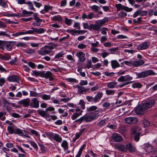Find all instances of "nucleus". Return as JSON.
I'll return each mask as SVG.
<instances>
[{
  "instance_id": "nucleus-36",
  "label": "nucleus",
  "mask_w": 157,
  "mask_h": 157,
  "mask_svg": "<svg viewBox=\"0 0 157 157\" xmlns=\"http://www.w3.org/2000/svg\"><path fill=\"white\" fill-rule=\"evenodd\" d=\"M26 4H27L28 5L29 9L31 10H33V11H35V8H34L33 4L30 1L26 2Z\"/></svg>"
},
{
  "instance_id": "nucleus-64",
  "label": "nucleus",
  "mask_w": 157,
  "mask_h": 157,
  "mask_svg": "<svg viewBox=\"0 0 157 157\" xmlns=\"http://www.w3.org/2000/svg\"><path fill=\"white\" fill-rule=\"evenodd\" d=\"M36 7L39 8L41 6H42V4L38 2L37 1H34L33 2Z\"/></svg>"
},
{
  "instance_id": "nucleus-41",
  "label": "nucleus",
  "mask_w": 157,
  "mask_h": 157,
  "mask_svg": "<svg viewBox=\"0 0 157 157\" xmlns=\"http://www.w3.org/2000/svg\"><path fill=\"white\" fill-rule=\"evenodd\" d=\"M89 7L92 10V11L95 12H98L100 9V7L99 6L95 5L90 6Z\"/></svg>"
},
{
  "instance_id": "nucleus-25",
  "label": "nucleus",
  "mask_w": 157,
  "mask_h": 157,
  "mask_svg": "<svg viewBox=\"0 0 157 157\" xmlns=\"http://www.w3.org/2000/svg\"><path fill=\"white\" fill-rule=\"evenodd\" d=\"M0 58L3 60H8L11 59V56L7 53H5L4 55L0 54Z\"/></svg>"
},
{
  "instance_id": "nucleus-29",
  "label": "nucleus",
  "mask_w": 157,
  "mask_h": 157,
  "mask_svg": "<svg viewBox=\"0 0 157 157\" xmlns=\"http://www.w3.org/2000/svg\"><path fill=\"white\" fill-rule=\"evenodd\" d=\"M35 21L33 23V25L34 26H38L40 25L42 20V19L38 18L35 20Z\"/></svg>"
},
{
  "instance_id": "nucleus-54",
  "label": "nucleus",
  "mask_w": 157,
  "mask_h": 157,
  "mask_svg": "<svg viewBox=\"0 0 157 157\" xmlns=\"http://www.w3.org/2000/svg\"><path fill=\"white\" fill-rule=\"evenodd\" d=\"M46 110L47 113L48 111H50L52 112V113H55V112L54 111L55 110V108L53 107H48L46 109Z\"/></svg>"
},
{
  "instance_id": "nucleus-20",
  "label": "nucleus",
  "mask_w": 157,
  "mask_h": 157,
  "mask_svg": "<svg viewBox=\"0 0 157 157\" xmlns=\"http://www.w3.org/2000/svg\"><path fill=\"white\" fill-rule=\"evenodd\" d=\"M100 26H99L96 23L94 24H91L89 25V30H91L93 29L98 31L100 30Z\"/></svg>"
},
{
  "instance_id": "nucleus-59",
  "label": "nucleus",
  "mask_w": 157,
  "mask_h": 157,
  "mask_svg": "<svg viewBox=\"0 0 157 157\" xmlns=\"http://www.w3.org/2000/svg\"><path fill=\"white\" fill-rule=\"evenodd\" d=\"M4 114L5 115L6 113L5 112L4 113L2 112H0V119L2 121H4L6 119V118Z\"/></svg>"
},
{
  "instance_id": "nucleus-21",
  "label": "nucleus",
  "mask_w": 157,
  "mask_h": 157,
  "mask_svg": "<svg viewBox=\"0 0 157 157\" xmlns=\"http://www.w3.org/2000/svg\"><path fill=\"white\" fill-rule=\"evenodd\" d=\"M108 19L107 18L105 17L103 19L98 21L96 22V23L101 28L103 24H104L105 22H107Z\"/></svg>"
},
{
  "instance_id": "nucleus-19",
  "label": "nucleus",
  "mask_w": 157,
  "mask_h": 157,
  "mask_svg": "<svg viewBox=\"0 0 157 157\" xmlns=\"http://www.w3.org/2000/svg\"><path fill=\"white\" fill-rule=\"evenodd\" d=\"M38 53L40 55H45L51 52L48 49H44V48H42L40 50L37 51Z\"/></svg>"
},
{
  "instance_id": "nucleus-24",
  "label": "nucleus",
  "mask_w": 157,
  "mask_h": 157,
  "mask_svg": "<svg viewBox=\"0 0 157 157\" xmlns=\"http://www.w3.org/2000/svg\"><path fill=\"white\" fill-rule=\"evenodd\" d=\"M82 121H86L88 122L86 115L83 116L82 117H80L79 119L76 120L75 122L80 124L82 123Z\"/></svg>"
},
{
  "instance_id": "nucleus-38",
  "label": "nucleus",
  "mask_w": 157,
  "mask_h": 157,
  "mask_svg": "<svg viewBox=\"0 0 157 157\" xmlns=\"http://www.w3.org/2000/svg\"><path fill=\"white\" fill-rule=\"evenodd\" d=\"M138 127L136 126L132 128L131 130V135L132 136H133L134 135L137 134L138 133H139L138 132Z\"/></svg>"
},
{
  "instance_id": "nucleus-55",
  "label": "nucleus",
  "mask_w": 157,
  "mask_h": 157,
  "mask_svg": "<svg viewBox=\"0 0 157 157\" xmlns=\"http://www.w3.org/2000/svg\"><path fill=\"white\" fill-rule=\"evenodd\" d=\"M140 133H138L137 134L133 135L134 137V139L135 141L137 142L139 141L140 139Z\"/></svg>"
},
{
  "instance_id": "nucleus-6",
  "label": "nucleus",
  "mask_w": 157,
  "mask_h": 157,
  "mask_svg": "<svg viewBox=\"0 0 157 157\" xmlns=\"http://www.w3.org/2000/svg\"><path fill=\"white\" fill-rule=\"evenodd\" d=\"M124 121L127 124L135 123L138 121V118L135 117H128L124 119Z\"/></svg>"
},
{
  "instance_id": "nucleus-46",
  "label": "nucleus",
  "mask_w": 157,
  "mask_h": 157,
  "mask_svg": "<svg viewBox=\"0 0 157 157\" xmlns=\"http://www.w3.org/2000/svg\"><path fill=\"white\" fill-rule=\"evenodd\" d=\"M82 112V111H81V112L80 113H74L73 115H72L71 117V119L73 120H75L79 116L81 115Z\"/></svg>"
},
{
  "instance_id": "nucleus-27",
  "label": "nucleus",
  "mask_w": 157,
  "mask_h": 157,
  "mask_svg": "<svg viewBox=\"0 0 157 157\" xmlns=\"http://www.w3.org/2000/svg\"><path fill=\"white\" fill-rule=\"evenodd\" d=\"M53 139L58 143H60L62 140L61 136L57 134H55Z\"/></svg>"
},
{
  "instance_id": "nucleus-62",
  "label": "nucleus",
  "mask_w": 157,
  "mask_h": 157,
  "mask_svg": "<svg viewBox=\"0 0 157 157\" xmlns=\"http://www.w3.org/2000/svg\"><path fill=\"white\" fill-rule=\"evenodd\" d=\"M127 14L126 13L121 11L118 14V16L121 18H123L127 16Z\"/></svg>"
},
{
  "instance_id": "nucleus-18",
  "label": "nucleus",
  "mask_w": 157,
  "mask_h": 157,
  "mask_svg": "<svg viewBox=\"0 0 157 157\" xmlns=\"http://www.w3.org/2000/svg\"><path fill=\"white\" fill-rule=\"evenodd\" d=\"M145 62L143 60L135 61L133 62L132 66L133 67H138L144 64Z\"/></svg>"
},
{
  "instance_id": "nucleus-48",
  "label": "nucleus",
  "mask_w": 157,
  "mask_h": 157,
  "mask_svg": "<svg viewBox=\"0 0 157 157\" xmlns=\"http://www.w3.org/2000/svg\"><path fill=\"white\" fill-rule=\"evenodd\" d=\"M142 85L140 82H135L132 84V86L133 88H140L142 87Z\"/></svg>"
},
{
  "instance_id": "nucleus-63",
  "label": "nucleus",
  "mask_w": 157,
  "mask_h": 157,
  "mask_svg": "<svg viewBox=\"0 0 157 157\" xmlns=\"http://www.w3.org/2000/svg\"><path fill=\"white\" fill-rule=\"evenodd\" d=\"M52 6H49L48 5H45L44 6V9L46 12H48L49 10H52Z\"/></svg>"
},
{
  "instance_id": "nucleus-4",
  "label": "nucleus",
  "mask_w": 157,
  "mask_h": 157,
  "mask_svg": "<svg viewBox=\"0 0 157 157\" xmlns=\"http://www.w3.org/2000/svg\"><path fill=\"white\" fill-rule=\"evenodd\" d=\"M86 115L88 122L93 120L96 119L99 116V115L98 111H96L90 115Z\"/></svg>"
},
{
  "instance_id": "nucleus-1",
  "label": "nucleus",
  "mask_w": 157,
  "mask_h": 157,
  "mask_svg": "<svg viewBox=\"0 0 157 157\" xmlns=\"http://www.w3.org/2000/svg\"><path fill=\"white\" fill-rule=\"evenodd\" d=\"M136 75L139 78H143L148 76L154 75L155 73L152 70L149 69L143 71L140 73H136Z\"/></svg>"
},
{
  "instance_id": "nucleus-37",
  "label": "nucleus",
  "mask_w": 157,
  "mask_h": 157,
  "mask_svg": "<svg viewBox=\"0 0 157 157\" xmlns=\"http://www.w3.org/2000/svg\"><path fill=\"white\" fill-rule=\"evenodd\" d=\"M42 72L40 71H37L36 70L33 71V72L32 73V75L33 76H40L41 77Z\"/></svg>"
},
{
  "instance_id": "nucleus-43",
  "label": "nucleus",
  "mask_w": 157,
  "mask_h": 157,
  "mask_svg": "<svg viewBox=\"0 0 157 157\" xmlns=\"http://www.w3.org/2000/svg\"><path fill=\"white\" fill-rule=\"evenodd\" d=\"M4 104L6 107V110L8 111H9L10 109L9 106L11 105V103L6 101H5L4 102Z\"/></svg>"
},
{
  "instance_id": "nucleus-57",
  "label": "nucleus",
  "mask_w": 157,
  "mask_h": 157,
  "mask_svg": "<svg viewBox=\"0 0 157 157\" xmlns=\"http://www.w3.org/2000/svg\"><path fill=\"white\" fill-rule=\"evenodd\" d=\"M86 99L89 102H94V98L92 96H87L86 97Z\"/></svg>"
},
{
  "instance_id": "nucleus-47",
  "label": "nucleus",
  "mask_w": 157,
  "mask_h": 157,
  "mask_svg": "<svg viewBox=\"0 0 157 157\" xmlns=\"http://www.w3.org/2000/svg\"><path fill=\"white\" fill-rule=\"evenodd\" d=\"M52 19L54 21H61L62 20V17L59 15L54 16Z\"/></svg>"
},
{
  "instance_id": "nucleus-8",
  "label": "nucleus",
  "mask_w": 157,
  "mask_h": 157,
  "mask_svg": "<svg viewBox=\"0 0 157 157\" xmlns=\"http://www.w3.org/2000/svg\"><path fill=\"white\" fill-rule=\"evenodd\" d=\"M136 113L137 114L143 115L147 111L143 107L142 105L137 108L135 110Z\"/></svg>"
},
{
  "instance_id": "nucleus-26",
  "label": "nucleus",
  "mask_w": 157,
  "mask_h": 157,
  "mask_svg": "<svg viewBox=\"0 0 157 157\" xmlns=\"http://www.w3.org/2000/svg\"><path fill=\"white\" fill-rule=\"evenodd\" d=\"M117 82L115 81L111 82L107 84V86L110 89H113L117 86Z\"/></svg>"
},
{
  "instance_id": "nucleus-52",
  "label": "nucleus",
  "mask_w": 157,
  "mask_h": 157,
  "mask_svg": "<svg viewBox=\"0 0 157 157\" xmlns=\"http://www.w3.org/2000/svg\"><path fill=\"white\" fill-rule=\"evenodd\" d=\"M46 134L47 137L49 139H53L54 137V134L52 132H46Z\"/></svg>"
},
{
  "instance_id": "nucleus-12",
  "label": "nucleus",
  "mask_w": 157,
  "mask_h": 157,
  "mask_svg": "<svg viewBox=\"0 0 157 157\" xmlns=\"http://www.w3.org/2000/svg\"><path fill=\"white\" fill-rule=\"evenodd\" d=\"M76 56L79 59V60L81 62H83L85 60V54L81 52H78L76 54Z\"/></svg>"
},
{
  "instance_id": "nucleus-42",
  "label": "nucleus",
  "mask_w": 157,
  "mask_h": 157,
  "mask_svg": "<svg viewBox=\"0 0 157 157\" xmlns=\"http://www.w3.org/2000/svg\"><path fill=\"white\" fill-rule=\"evenodd\" d=\"M98 109L96 106L93 105L90 106L89 108H87V112H90L94 111H95Z\"/></svg>"
},
{
  "instance_id": "nucleus-50",
  "label": "nucleus",
  "mask_w": 157,
  "mask_h": 157,
  "mask_svg": "<svg viewBox=\"0 0 157 157\" xmlns=\"http://www.w3.org/2000/svg\"><path fill=\"white\" fill-rule=\"evenodd\" d=\"M126 129L125 127L121 126L118 128V132L122 134H124Z\"/></svg>"
},
{
  "instance_id": "nucleus-3",
  "label": "nucleus",
  "mask_w": 157,
  "mask_h": 157,
  "mask_svg": "<svg viewBox=\"0 0 157 157\" xmlns=\"http://www.w3.org/2000/svg\"><path fill=\"white\" fill-rule=\"evenodd\" d=\"M115 6L117 9V11L123 10L127 12H130L132 10V8H129L127 6H123L121 4H116Z\"/></svg>"
},
{
  "instance_id": "nucleus-44",
  "label": "nucleus",
  "mask_w": 157,
  "mask_h": 157,
  "mask_svg": "<svg viewBox=\"0 0 157 157\" xmlns=\"http://www.w3.org/2000/svg\"><path fill=\"white\" fill-rule=\"evenodd\" d=\"M142 122L144 127H148L150 125L149 122L145 119H143L142 121Z\"/></svg>"
},
{
  "instance_id": "nucleus-35",
  "label": "nucleus",
  "mask_w": 157,
  "mask_h": 157,
  "mask_svg": "<svg viewBox=\"0 0 157 157\" xmlns=\"http://www.w3.org/2000/svg\"><path fill=\"white\" fill-rule=\"evenodd\" d=\"M35 33V28L32 27L30 30H29L25 32H23V35L26 34H34Z\"/></svg>"
},
{
  "instance_id": "nucleus-61",
  "label": "nucleus",
  "mask_w": 157,
  "mask_h": 157,
  "mask_svg": "<svg viewBox=\"0 0 157 157\" xmlns=\"http://www.w3.org/2000/svg\"><path fill=\"white\" fill-rule=\"evenodd\" d=\"M85 102L83 100H80L79 103V104L81 105L82 109H84L85 108Z\"/></svg>"
},
{
  "instance_id": "nucleus-45",
  "label": "nucleus",
  "mask_w": 157,
  "mask_h": 157,
  "mask_svg": "<svg viewBox=\"0 0 157 157\" xmlns=\"http://www.w3.org/2000/svg\"><path fill=\"white\" fill-rule=\"evenodd\" d=\"M38 114L42 117H45L47 113L46 110L45 111L39 110L38 111Z\"/></svg>"
},
{
  "instance_id": "nucleus-60",
  "label": "nucleus",
  "mask_w": 157,
  "mask_h": 157,
  "mask_svg": "<svg viewBox=\"0 0 157 157\" xmlns=\"http://www.w3.org/2000/svg\"><path fill=\"white\" fill-rule=\"evenodd\" d=\"M39 145L40 147L41 150L42 152H45L46 150V147L42 144H39Z\"/></svg>"
},
{
  "instance_id": "nucleus-9",
  "label": "nucleus",
  "mask_w": 157,
  "mask_h": 157,
  "mask_svg": "<svg viewBox=\"0 0 157 157\" xmlns=\"http://www.w3.org/2000/svg\"><path fill=\"white\" fill-rule=\"evenodd\" d=\"M39 101L36 98H34L31 100L30 105L31 107L37 108L39 107Z\"/></svg>"
},
{
  "instance_id": "nucleus-56",
  "label": "nucleus",
  "mask_w": 157,
  "mask_h": 157,
  "mask_svg": "<svg viewBox=\"0 0 157 157\" xmlns=\"http://www.w3.org/2000/svg\"><path fill=\"white\" fill-rule=\"evenodd\" d=\"M115 90H105L106 94L108 95H113L115 93Z\"/></svg>"
},
{
  "instance_id": "nucleus-28",
  "label": "nucleus",
  "mask_w": 157,
  "mask_h": 157,
  "mask_svg": "<svg viewBox=\"0 0 157 157\" xmlns=\"http://www.w3.org/2000/svg\"><path fill=\"white\" fill-rule=\"evenodd\" d=\"M52 73L49 71H47L46 73L42 72V77H44L46 78H48L50 76H52Z\"/></svg>"
},
{
  "instance_id": "nucleus-14",
  "label": "nucleus",
  "mask_w": 157,
  "mask_h": 157,
  "mask_svg": "<svg viewBox=\"0 0 157 157\" xmlns=\"http://www.w3.org/2000/svg\"><path fill=\"white\" fill-rule=\"evenodd\" d=\"M30 102V100L29 98H26L21 100L19 101L20 104L23 105L25 107L28 106Z\"/></svg>"
},
{
  "instance_id": "nucleus-53",
  "label": "nucleus",
  "mask_w": 157,
  "mask_h": 157,
  "mask_svg": "<svg viewBox=\"0 0 157 157\" xmlns=\"http://www.w3.org/2000/svg\"><path fill=\"white\" fill-rule=\"evenodd\" d=\"M41 98L44 100H49L51 98V96L50 95L44 94L42 95Z\"/></svg>"
},
{
  "instance_id": "nucleus-16",
  "label": "nucleus",
  "mask_w": 157,
  "mask_h": 157,
  "mask_svg": "<svg viewBox=\"0 0 157 157\" xmlns=\"http://www.w3.org/2000/svg\"><path fill=\"white\" fill-rule=\"evenodd\" d=\"M8 80L10 82H17L19 80V77L16 75L10 76L8 78Z\"/></svg>"
},
{
  "instance_id": "nucleus-51",
  "label": "nucleus",
  "mask_w": 157,
  "mask_h": 157,
  "mask_svg": "<svg viewBox=\"0 0 157 157\" xmlns=\"http://www.w3.org/2000/svg\"><path fill=\"white\" fill-rule=\"evenodd\" d=\"M64 54L63 52H61L57 54L55 56V59H59L63 57V55Z\"/></svg>"
},
{
  "instance_id": "nucleus-33",
  "label": "nucleus",
  "mask_w": 157,
  "mask_h": 157,
  "mask_svg": "<svg viewBox=\"0 0 157 157\" xmlns=\"http://www.w3.org/2000/svg\"><path fill=\"white\" fill-rule=\"evenodd\" d=\"M35 33L37 34H41L44 33L45 32L46 29L43 28H40L39 29H36L35 28Z\"/></svg>"
},
{
  "instance_id": "nucleus-31",
  "label": "nucleus",
  "mask_w": 157,
  "mask_h": 157,
  "mask_svg": "<svg viewBox=\"0 0 157 157\" xmlns=\"http://www.w3.org/2000/svg\"><path fill=\"white\" fill-rule=\"evenodd\" d=\"M21 132L20 131V132H21V134H18V135H19L23 136V137H28V138H30L29 136L28 135V132H26L25 131V130H22L21 129H20Z\"/></svg>"
},
{
  "instance_id": "nucleus-23",
  "label": "nucleus",
  "mask_w": 157,
  "mask_h": 157,
  "mask_svg": "<svg viewBox=\"0 0 157 157\" xmlns=\"http://www.w3.org/2000/svg\"><path fill=\"white\" fill-rule=\"evenodd\" d=\"M111 62V66L113 69H115L120 67V64L116 60H112Z\"/></svg>"
},
{
  "instance_id": "nucleus-32",
  "label": "nucleus",
  "mask_w": 157,
  "mask_h": 157,
  "mask_svg": "<svg viewBox=\"0 0 157 157\" xmlns=\"http://www.w3.org/2000/svg\"><path fill=\"white\" fill-rule=\"evenodd\" d=\"M61 145L65 151L68 150V144L67 141L65 140H63L61 144Z\"/></svg>"
},
{
  "instance_id": "nucleus-58",
  "label": "nucleus",
  "mask_w": 157,
  "mask_h": 157,
  "mask_svg": "<svg viewBox=\"0 0 157 157\" xmlns=\"http://www.w3.org/2000/svg\"><path fill=\"white\" fill-rule=\"evenodd\" d=\"M65 24L67 25H70L72 23V20L71 19H69L67 17L65 18Z\"/></svg>"
},
{
  "instance_id": "nucleus-49",
  "label": "nucleus",
  "mask_w": 157,
  "mask_h": 157,
  "mask_svg": "<svg viewBox=\"0 0 157 157\" xmlns=\"http://www.w3.org/2000/svg\"><path fill=\"white\" fill-rule=\"evenodd\" d=\"M97 124L99 127H102L106 124V121L104 120H101Z\"/></svg>"
},
{
  "instance_id": "nucleus-13",
  "label": "nucleus",
  "mask_w": 157,
  "mask_h": 157,
  "mask_svg": "<svg viewBox=\"0 0 157 157\" xmlns=\"http://www.w3.org/2000/svg\"><path fill=\"white\" fill-rule=\"evenodd\" d=\"M126 151L128 150L130 152H135L136 150L135 147L130 143H128L125 146Z\"/></svg>"
},
{
  "instance_id": "nucleus-30",
  "label": "nucleus",
  "mask_w": 157,
  "mask_h": 157,
  "mask_svg": "<svg viewBox=\"0 0 157 157\" xmlns=\"http://www.w3.org/2000/svg\"><path fill=\"white\" fill-rule=\"evenodd\" d=\"M102 96V93H99L98 94L94 97V102H98L100 99L101 98Z\"/></svg>"
},
{
  "instance_id": "nucleus-22",
  "label": "nucleus",
  "mask_w": 157,
  "mask_h": 157,
  "mask_svg": "<svg viewBox=\"0 0 157 157\" xmlns=\"http://www.w3.org/2000/svg\"><path fill=\"white\" fill-rule=\"evenodd\" d=\"M13 41H9L6 44V47L8 51H11L12 50V46L14 44Z\"/></svg>"
},
{
  "instance_id": "nucleus-7",
  "label": "nucleus",
  "mask_w": 157,
  "mask_h": 157,
  "mask_svg": "<svg viewBox=\"0 0 157 157\" xmlns=\"http://www.w3.org/2000/svg\"><path fill=\"white\" fill-rule=\"evenodd\" d=\"M112 140L116 142H120L123 140L122 137L120 134L115 133L113 134L112 136Z\"/></svg>"
},
{
  "instance_id": "nucleus-17",
  "label": "nucleus",
  "mask_w": 157,
  "mask_h": 157,
  "mask_svg": "<svg viewBox=\"0 0 157 157\" xmlns=\"http://www.w3.org/2000/svg\"><path fill=\"white\" fill-rule=\"evenodd\" d=\"M34 13L32 11H27L25 10H23L22 11L21 14H19V16L18 17H28L31 16Z\"/></svg>"
},
{
  "instance_id": "nucleus-34",
  "label": "nucleus",
  "mask_w": 157,
  "mask_h": 157,
  "mask_svg": "<svg viewBox=\"0 0 157 157\" xmlns=\"http://www.w3.org/2000/svg\"><path fill=\"white\" fill-rule=\"evenodd\" d=\"M0 6L4 8H6L8 7L7 4V1L5 0H0Z\"/></svg>"
},
{
  "instance_id": "nucleus-2",
  "label": "nucleus",
  "mask_w": 157,
  "mask_h": 157,
  "mask_svg": "<svg viewBox=\"0 0 157 157\" xmlns=\"http://www.w3.org/2000/svg\"><path fill=\"white\" fill-rule=\"evenodd\" d=\"M14 125H12L11 126H8L7 127V130L9 133L10 134L14 133L15 134H21L20 132V129L17 128L15 129L14 128Z\"/></svg>"
},
{
  "instance_id": "nucleus-39",
  "label": "nucleus",
  "mask_w": 157,
  "mask_h": 157,
  "mask_svg": "<svg viewBox=\"0 0 157 157\" xmlns=\"http://www.w3.org/2000/svg\"><path fill=\"white\" fill-rule=\"evenodd\" d=\"M66 32L70 33L72 35H75V34L76 33H80L79 32V31L75 30H71L70 29H68L67 30Z\"/></svg>"
},
{
  "instance_id": "nucleus-11",
  "label": "nucleus",
  "mask_w": 157,
  "mask_h": 157,
  "mask_svg": "<svg viewBox=\"0 0 157 157\" xmlns=\"http://www.w3.org/2000/svg\"><path fill=\"white\" fill-rule=\"evenodd\" d=\"M115 147L120 151L126 152L125 146L120 143H117L115 145Z\"/></svg>"
},
{
  "instance_id": "nucleus-10",
  "label": "nucleus",
  "mask_w": 157,
  "mask_h": 157,
  "mask_svg": "<svg viewBox=\"0 0 157 157\" xmlns=\"http://www.w3.org/2000/svg\"><path fill=\"white\" fill-rule=\"evenodd\" d=\"M155 103V101L151 100L142 104L144 108L147 111L148 109L151 108Z\"/></svg>"
},
{
  "instance_id": "nucleus-15",
  "label": "nucleus",
  "mask_w": 157,
  "mask_h": 157,
  "mask_svg": "<svg viewBox=\"0 0 157 157\" xmlns=\"http://www.w3.org/2000/svg\"><path fill=\"white\" fill-rule=\"evenodd\" d=\"M74 87H76L78 88V92H79L80 94H84L86 93L87 90L84 87L80 86L78 85H76V86H73Z\"/></svg>"
},
{
  "instance_id": "nucleus-5",
  "label": "nucleus",
  "mask_w": 157,
  "mask_h": 157,
  "mask_svg": "<svg viewBox=\"0 0 157 157\" xmlns=\"http://www.w3.org/2000/svg\"><path fill=\"white\" fill-rule=\"evenodd\" d=\"M149 46V42L147 41H145L138 45L137 48L139 50H144L148 48Z\"/></svg>"
},
{
  "instance_id": "nucleus-40",
  "label": "nucleus",
  "mask_w": 157,
  "mask_h": 157,
  "mask_svg": "<svg viewBox=\"0 0 157 157\" xmlns=\"http://www.w3.org/2000/svg\"><path fill=\"white\" fill-rule=\"evenodd\" d=\"M29 143L31 144L32 146L34 148V149L36 151H38V147L34 141L32 140H29Z\"/></svg>"
}]
</instances>
